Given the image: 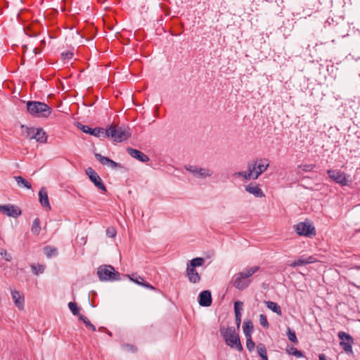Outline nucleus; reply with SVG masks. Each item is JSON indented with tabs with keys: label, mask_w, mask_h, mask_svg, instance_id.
I'll use <instances>...</instances> for the list:
<instances>
[{
	"label": "nucleus",
	"mask_w": 360,
	"mask_h": 360,
	"mask_svg": "<svg viewBox=\"0 0 360 360\" xmlns=\"http://www.w3.org/2000/svg\"><path fill=\"white\" fill-rule=\"evenodd\" d=\"M243 303L240 301H236L234 303V312L235 314H241L243 310Z\"/></svg>",
	"instance_id": "39"
},
{
	"label": "nucleus",
	"mask_w": 360,
	"mask_h": 360,
	"mask_svg": "<svg viewBox=\"0 0 360 360\" xmlns=\"http://www.w3.org/2000/svg\"><path fill=\"white\" fill-rule=\"evenodd\" d=\"M32 232L35 235H39L41 231L40 220L39 218H36L32 224L31 228Z\"/></svg>",
	"instance_id": "30"
},
{
	"label": "nucleus",
	"mask_w": 360,
	"mask_h": 360,
	"mask_svg": "<svg viewBox=\"0 0 360 360\" xmlns=\"http://www.w3.org/2000/svg\"><path fill=\"white\" fill-rule=\"evenodd\" d=\"M26 105L28 112L33 117L46 118L52 112V108L43 102L30 101Z\"/></svg>",
	"instance_id": "1"
},
{
	"label": "nucleus",
	"mask_w": 360,
	"mask_h": 360,
	"mask_svg": "<svg viewBox=\"0 0 360 360\" xmlns=\"http://www.w3.org/2000/svg\"><path fill=\"white\" fill-rule=\"evenodd\" d=\"M127 277L135 283L141 285V283L144 281L143 278L137 275V274H132V275H127Z\"/></svg>",
	"instance_id": "34"
},
{
	"label": "nucleus",
	"mask_w": 360,
	"mask_h": 360,
	"mask_svg": "<svg viewBox=\"0 0 360 360\" xmlns=\"http://www.w3.org/2000/svg\"><path fill=\"white\" fill-rule=\"evenodd\" d=\"M265 304L268 309L273 311L278 316L282 315L281 308L276 302H271V301H267V302H265Z\"/></svg>",
	"instance_id": "23"
},
{
	"label": "nucleus",
	"mask_w": 360,
	"mask_h": 360,
	"mask_svg": "<svg viewBox=\"0 0 360 360\" xmlns=\"http://www.w3.org/2000/svg\"><path fill=\"white\" fill-rule=\"evenodd\" d=\"M108 165L110 166L112 168H124L120 163H117V162L113 161L112 160H110V161Z\"/></svg>",
	"instance_id": "46"
},
{
	"label": "nucleus",
	"mask_w": 360,
	"mask_h": 360,
	"mask_svg": "<svg viewBox=\"0 0 360 360\" xmlns=\"http://www.w3.org/2000/svg\"><path fill=\"white\" fill-rule=\"evenodd\" d=\"M46 41L44 39L41 40L40 48L42 49L45 46Z\"/></svg>",
	"instance_id": "51"
},
{
	"label": "nucleus",
	"mask_w": 360,
	"mask_h": 360,
	"mask_svg": "<svg viewBox=\"0 0 360 360\" xmlns=\"http://www.w3.org/2000/svg\"><path fill=\"white\" fill-rule=\"evenodd\" d=\"M122 348L126 352L131 353H135L138 350L137 347L135 345L128 343L122 345Z\"/></svg>",
	"instance_id": "35"
},
{
	"label": "nucleus",
	"mask_w": 360,
	"mask_h": 360,
	"mask_svg": "<svg viewBox=\"0 0 360 360\" xmlns=\"http://www.w3.org/2000/svg\"><path fill=\"white\" fill-rule=\"evenodd\" d=\"M127 151L132 158L139 160L140 162H147L150 160L146 154L139 150L128 147L127 148Z\"/></svg>",
	"instance_id": "14"
},
{
	"label": "nucleus",
	"mask_w": 360,
	"mask_h": 360,
	"mask_svg": "<svg viewBox=\"0 0 360 360\" xmlns=\"http://www.w3.org/2000/svg\"><path fill=\"white\" fill-rule=\"evenodd\" d=\"M73 57V53L71 51L63 52L61 53V58L63 60L71 59Z\"/></svg>",
	"instance_id": "45"
},
{
	"label": "nucleus",
	"mask_w": 360,
	"mask_h": 360,
	"mask_svg": "<svg viewBox=\"0 0 360 360\" xmlns=\"http://www.w3.org/2000/svg\"><path fill=\"white\" fill-rule=\"evenodd\" d=\"M328 176L335 183L341 186H345L347 184L346 175L344 172L338 169H328L327 171Z\"/></svg>",
	"instance_id": "10"
},
{
	"label": "nucleus",
	"mask_w": 360,
	"mask_h": 360,
	"mask_svg": "<svg viewBox=\"0 0 360 360\" xmlns=\"http://www.w3.org/2000/svg\"><path fill=\"white\" fill-rule=\"evenodd\" d=\"M245 191L254 195L255 197L262 198L265 196L263 191L261 190V188H259L257 185L250 184L249 185L246 186Z\"/></svg>",
	"instance_id": "19"
},
{
	"label": "nucleus",
	"mask_w": 360,
	"mask_h": 360,
	"mask_svg": "<svg viewBox=\"0 0 360 360\" xmlns=\"http://www.w3.org/2000/svg\"><path fill=\"white\" fill-rule=\"evenodd\" d=\"M187 170L191 172L194 175L199 177H206L212 175V172L204 168H198L195 166H188L186 167Z\"/></svg>",
	"instance_id": "17"
},
{
	"label": "nucleus",
	"mask_w": 360,
	"mask_h": 360,
	"mask_svg": "<svg viewBox=\"0 0 360 360\" xmlns=\"http://www.w3.org/2000/svg\"><path fill=\"white\" fill-rule=\"evenodd\" d=\"M269 167V163L264 164H259L256 165V169L254 171V176H252L253 179H257L259 176L264 172Z\"/></svg>",
	"instance_id": "24"
},
{
	"label": "nucleus",
	"mask_w": 360,
	"mask_h": 360,
	"mask_svg": "<svg viewBox=\"0 0 360 360\" xmlns=\"http://www.w3.org/2000/svg\"><path fill=\"white\" fill-rule=\"evenodd\" d=\"M39 202L41 205L48 210H51V205L49 200L47 191L44 187L40 188L39 191Z\"/></svg>",
	"instance_id": "18"
},
{
	"label": "nucleus",
	"mask_w": 360,
	"mask_h": 360,
	"mask_svg": "<svg viewBox=\"0 0 360 360\" xmlns=\"http://www.w3.org/2000/svg\"><path fill=\"white\" fill-rule=\"evenodd\" d=\"M231 283L236 288L243 290L248 287L250 280L245 278L243 274L239 272L233 276Z\"/></svg>",
	"instance_id": "9"
},
{
	"label": "nucleus",
	"mask_w": 360,
	"mask_h": 360,
	"mask_svg": "<svg viewBox=\"0 0 360 360\" xmlns=\"http://www.w3.org/2000/svg\"><path fill=\"white\" fill-rule=\"evenodd\" d=\"M77 127L82 130L84 133L89 134L96 137H101V136L105 137V129L101 127L90 128L86 125H84L79 122L77 123Z\"/></svg>",
	"instance_id": "12"
},
{
	"label": "nucleus",
	"mask_w": 360,
	"mask_h": 360,
	"mask_svg": "<svg viewBox=\"0 0 360 360\" xmlns=\"http://www.w3.org/2000/svg\"><path fill=\"white\" fill-rule=\"evenodd\" d=\"M316 165L314 164H309V165H299L298 167L301 168L302 171L304 172H310L312 171L315 168Z\"/></svg>",
	"instance_id": "42"
},
{
	"label": "nucleus",
	"mask_w": 360,
	"mask_h": 360,
	"mask_svg": "<svg viewBox=\"0 0 360 360\" xmlns=\"http://www.w3.org/2000/svg\"><path fill=\"white\" fill-rule=\"evenodd\" d=\"M287 352L290 354L294 355L297 357L303 356V353L302 351L298 350L294 347H291L289 349H287Z\"/></svg>",
	"instance_id": "37"
},
{
	"label": "nucleus",
	"mask_w": 360,
	"mask_h": 360,
	"mask_svg": "<svg viewBox=\"0 0 360 360\" xmlns=\"http://www.w3.org/2000/svg\"><path fill=\"white\" fill-rule=\"evenodd\" d=\"M354 268L356 269H357V270H360V265L359 266H356Z\"/></svg>",
	"instance_id": "52"
},
{
	"label": "nucleus",
	"mask_w": 360,
	"mask_h": 360,
	"mask_svg": "<svg viewBox=\"0 0 360 360\" xmlns=\"http://www.w3.org/2000/svg\"><path fill=\"white\" fill-rule=\"evenodd\" d=\"M246 339H247V341H246L247 349L250 352L253 351L255 349V344L254 341L252 340V337L246 338Z\"/></svg>",
	"instance_id": "41"
},
{
	"label": "nucleus",
	"mask_w": 360,
	"mask_h": 360,
	"mask_svg": "<svg viewBox=\"0 0 360 360\" xmlns=\"http://www.w3.org/2000/svg\"><path fill=\"white\" fill-rule=\"evenodd\" d=\"M319 360H328L324 354H320L319 355Z\"/></svg>",
	"instance_id": "49"
},
{
	"label": "nucleus",
	"mask_w": 360,
	"mask_h": 360,
	"mask_svg": "<svg viewBox=\"0 0 360 360\" xmlns=\"http://www.w3.org/2000/svg\"><path fill=\"white\" fill-rule=\"evenodd\" d=\"M68 307L74 315H79V308L75 302H69Z\"/></svg>",
	"instance_id": "38"
},
{
	"label": "nucleus",
	"mask_w": 360,
	"mask_h": 360,
	"mask_svg": "<svg viewBox=\"0 0 360 360\" xmlns=\"http://www.w3.org/2000/svg\"><path fill=\"white\" fill-rule=\"evenodd\" d=\"M131 135L129 127L110 125L105 130V137L111 138L115 142H122L128 139Z\"/></svg>",
	"instance_id": "2"
},
{
	"label": "nucleus",
	"mask_w": 360,
	"mask_h": 360,
	"mask_svg": "<svg viewBox=\"0 0 360 360\" xmlns=\"http://www.w3.org/2000/svg\"><path fill=\"white\" fill-rule=\"evenodd\" d=\"M220 332L229 347H235L239 352L243 351V348L240 343L239 335L236 333L234 328L228 327L224 330L221 328Z\"/></svg>",
	"instance_id": "3"
},
{
	"label": "nucleus",
	"mask_w": 360,
	"mask_h": 360,
	"mask_svg": "<svg viewBox=\"0 0 360 360\" xmlns=\"http://www.w3.org/2000/svg\"><path fill=\"white\" fill-rule=\"evenodd\" d=\"M21 128L25 129V132L27 134V138L30 139H36L37 141L39 143H46L47 141V135L46 132L41 129L38 128L35 129L34 127H27L24 125L21 126Z\"/></svg>",
	"instance_id": "5"
},
{
	"label": "nucleus",
	"mask_w": 360,
	"mask_h": 360,
	"mask_svg": "<svg viewBox=\"0 0 360 360\" xmlns=\"http://www.w3.org/2000/svg\"><path fill=\"white\" fill-rule=\"evenodd\" d=\"M241 314H235V321L236 324L238 328H240V323H241Z\"/></svg>",
	"instance_id": "47"
},
{
	"label": "nucleus",
	"mask_w": 360,
	"mask_h": 360,
	"mask_svg": "<svg viewBox=\"0 0 360 360\" xmlns=\"http://www.w3.org/2000/svg\"><path fill=\"white\" fill-rule=\"evenodd\" d=\"M287 336L290 342L295 345L298 344V340L297 338L295 332L289 327L287 329Z\"/></svg>",
	"instance_id": "31"
},
{
	"label": "nucleus",
	"mask_w": 360,
	"mask_h": 360,
	"mask_svg": "<svg viewBox=\"0 0 360 360\" xmlns=\"http://www.w3.org/2000/svg\"><path fill=\"white\" fill-rule=\"evenodd\" d=\"M186 276L188 278V281L192 283H198L201 280L200 275L198 273L195 268L191 267L189 266H186Z\"/></svg>",
	"instance_id": "15"
},
{
	"label": "nucleus",
	"mask_w": 360,
	"mask_h": 360,
	"mask_svg": "<svg viewBox=\"0 0 360 360\" xmlns=\"http://www.w3.org/2000/svg\"><path fill=\"white\" fill-rule=\"evenodd\" d=\"M295 230L299 236H304L312 238L316 236V230L314 226L309 222H300L295 226Z\"/></svg>",
	"instance_id": "6"
},
{
	"label": "nucleus",
	"mask_w": 360,
	"mask_h": 360,
	"mask_svg": "<svg viewBox=\"0 0 360 360\" xmlns=\"http://www.w3.org/2000/svg\"><path fill=\"white\" fill-rule=\"evenodd\" d=\"M314 262V259L312 256H310L305 259L300 258L295 261H294L292 264H290V266L295 267L299 266H304Z\"/></svg>",
	"instance_id": "22"
},
{
	"label": "nucleus",
	"mask_w": 360,
	"mask_h": 360,
	"mask_svg": "<svg viewBox=\"0 0 360 360\" xmlns=\"http://www.w3.org/2000/svg\"><path fill=\"white\" fill-rule=\"evenodd\" d=\"M259 323L265 328H268L269 327V323L267 321V318L264 314L259 315Z\"/></svg>",
	"instance_id": "40"
},
{
	"label": "nucleus",
	"mask_w": 360,
	"mask_h": 360,
	"mask_svg": "<svg viewBox=\"0 0 360 360\" xmlns=\"http://www.w3.org/2000/svg\"><path fill=\"white\" fill-rule=\"evenodd\" d=\"M1 256L4 258L6 261L10 262L12 259V256L10 253L7 252L6 250H1Z\"/></svg>",
	"instance_id": "43"
},
{
	"label": "nucleus",
	"mask_w": 360,
	"mask_h": 360,
	"mask_svg": "<svg viewBox=\"0 0 360 360\" xmlns=\"http://www.w3.org/2000/svg\"><path fill=\"white\" fill-rule=\"evenodd\" d=\"M257 162L255 161L254 163H248V172H238V175L243 176L245 179H250L254 176V171L256 169Z\"/></svg>",
	"instance_id": "20"
},
{
	"label": "nucleus",
	"mask_w": 360,
	"mask_h": 360,
	"mask_svg": "<svg viewBox=\"0 0 360 360\" xmlns=\"http://www.w3.org/2000/svg\"><path fill=\"white\" fill-rule=\"evenodd\" d=\"M97 274L101 281H118L120 274L111 265H101L98 268Z\"/></svg>",
	"instance_id": "4"
},
{
	"label": "nucleus",
	"mask_w": 360,
	"mask_h": 360,
	"mask_svg": "<svg viewBox=\"0 0 360 360\" xmlns=\"http://www.w3.org/2000/svg\"><path fill=\"white\" fill-rule=\"evenodd\" d=\"M212 295L210 290L202 291L198 296L199 304L202 307H210L212 304Z\"/></svg>",
	"instance_id": "13"
},
{
	"label": "nucleus",
	"mask_w": 360,
	"mask_h": 360,
	"mask_svg": "<svg viewBox=\"0 0 360 360\" xmlns=\"http://www.w3.org/2000/svg\"><path fill=\"white\" fill-rule=\"evenodd\" d=\"M12 298L15 303V305L20 309L23 310L25 306V298L23 295L18 290H11Z\"/></svg>",
	"instance_id": "16"
},
{
	"label": "nucleus",
	"mask_w": 360,
	"mask_h": 360,
	"mask_svg": "<svg viewBox=\"0 0 360 360\" xmlns=\"http://www.w3.org/2000/svg\"><path fill=\"white\" fill-rule=\"evenodd\" d=\"M243 333L246 338L252 337L251 334L254 330V326L252 321L250 319H247L243 322Z\"/></svg>",
	"instance_id": "21"
},
{
	"label": "nucleus",
	"mask_w": 360,
	"mask_h": 360,
	"mask_svg": "<svg viewBox=\"0 0 360 360\" xmlns=\"http://www.w3.org/2000/svg\"><path fill=\"white\" fill-rule=\"evenodd\" d=\"M0 212L8 217L14 218L19 217L22 213L20 207L10 204L4 205H0Z\"/></svg>",
	"instance_id": "11"
},
{
	"label": "nucleus",
	"mask_w": 360,
	"mask_h": 360,
	"mask_svg": "<svg viewBox=\"0 0 360 360\" xmlns=\"http://www.w3.org/2000/svg\"><path fill=\"white\" fill-rule=\"evenodd\" d=\"M141 285L144 286L147 288L151 289V290H155V287H153L152 285H150V283H148L146 281H143V283H141Z\"/></svg>",
	"instance_id": "48"
},
{
	"label": "nucleus",
	"mask_w": 360,
	"mask_h": 360,
	"mask_svg": "<svg viewBox=\"0 0 360 360\" xmlns=\"http://www.w3.org/2000/svg\"><path fill=\"white\" fill-rule=\"evenodd\" d=\"M79 319L85 324V326L86 328H91L93 331H96V329L95 326L91 323V321L88 319L87 317L84 316L82 314H79Z\"/></svg>",
	"instance_id": "32"
},
{
	"label": "nucleus",
	"mask_w": 360,
	"mask_h": 360,
	"mask_svg": "<svg viewBox=\"0 0 360 360\" xmlns=\"http://www.w3.org/2000/svg\"><path fill=\"white\" fill-rule=\"evenodd\" d=\"M116 230L114 227H108L106 230V235L110 238H114L116 236Z\"/></svg>",
	"instance_id": "44"
},
{
	"label": "nucleus",
	"mask_w": 360,
	"mask_h": 360,
	"mask_svg": "<svg viewBox=\"0 0 360 360\" xmlns=\"http://www.w3.org/2000/svg\"><path fill=\"white\" fill-rule=\"evenodd\" d=\"M205 263V259L202 257H195L191 260H190L187 266H189L193 268H196L198 266H202Z\"/></svg>",
	"instance_id": "26"
},
{
	"label": "nucleus",
	"mask_w": 360,
	"mask_h": 360,
	"mask_svg": "<svg viewBox=\"0 0 360 360\" xmlns=\"http://www.w3.org/2000/svg\"><path fill=\"white\" fill-rule=\"evenodd\" d=\"M259 269V266H255L250 268L245 269L243 271L240 273L243 274L244 277L248 279L250 276H252L255 273H256Z\"/></svg>",
	"instance_id": "27"
},
{
	"label": "nucleus",
	"mask_w": 360,
	"mask_h": 360,
	"mask_svg": "<svg viewBox=\"0 0 360 360\" xmlns=\"http://www.w3.org/2000/svg\"><path fill=\"white\" fill-rule=\"evenodd\" d=\"M338 338L341 340L340 345L346 353L352 352V344L354 342L353 338L348 333L340 331L338 334Z\"/></svg>",
	"instance_id": "7"
},
{
	"label": "nucleus",
	"mask_w": 360,
	"mask_h": 360,
	"mask_svg": "<svg viewBox=\"0 0 360 360\" xmlns=\"http://www.w3.org/2000/svg\"><path fill=\"white\" fill-rule=\"evenodd\" d=\"M31 267H32V272L35 275H39V274L43 273L44 271V269H45L44 266L42 264H37V266L34 264H32L31 266Z\"/></svg>",
	"instance_id": "36"
},
{
	"label": "nucleus",
	"mask_w": 360,
	"mask_h": 360,
	"mask_svg": "<svg viewBox=\"0 0 360 360\" xmlns=\"http://www.w3.org/2000/svg\"><path fill=\"white\" fill-rule=\"evenodd\" d=\"M85 172L89 179L94 183L98 189L104 192L107 191L106 187L104 185L102 179L93 168L88 167Z\"/></svg>",
	"instance_id": "8"
},
{
	"label": "nucleus",
	"mask_w": 360,
	"mask_h": 360,
	"mask_svg": "<svg viewBox=\"0 0 360 360\" xmlns=\"http://www.w3.org/2000/svg\"><path fill=\"white\" fill-rule=\"evenodd\" d=\"M44 252L47 257H51L52 256H56L58 255V250L56 248L52 246H45L44 248Z\"/></svg>",
	"instance_id": "28"
},
{
	"label": "nucleus",
	"mask_w": 360,
	"mask_h": 360,
	"mask_svg": "<svg viewBox=\"0 0 360 360\" xmlns=\"http://www.w3.org/2000/svg\"><path fill=\"white\" fill-rule=\"evenodd\" d=\"M41 51V49L39 47V48H34L33 49V52L34 53L35 55L37 54H39Z\"/></svg>",
	"instance_id": "50"
},
{
	"label": "nucleus",
	"mask_w": 360,
	"mask_h": 360,
	"mask_svg": "<svg viewBox=\"0 0 360 360\" xmlns=\"http://www.w3.org/2000/svg\"><path fill=\"white\" fill-rule=\"evenodd\" d=\"M14 179L19 186L22 185L23 186L28 189H30L32 188L30 183L28 182L27 180L22 177L21 176H14Z\"/></svg>",
	"instance_id": "29"
},
{
	"label": "nucleus",
	"mask_w": 360,
	"mask_h": 360,
	"mask_svg": "<svg viewBox=\"0 0 360 360\" xmlns=\"http://www.w3.org/2000/svg\"><path fill=\"white\" fill-rule=\"evenodd\" d=\"M258 355L261 357L262 360H269L266 347L264 344L259 343L257 345Z\"/></svg>",
	"instance_id": "25"
},
{
	"label": "nucleus",
	"mask_w": 360,
	"mask_h": 360,
	"mask_svg": "<svg viewBox=\"0 0 360 360\" xmlns=\"http://www.w3.org/2000/svg\"><path fill=\"white\" fill-rule=\"evenodd\" d=\"M95 158L98 160L103 165H108L110 160L108 157L103 156L100 153H95Z\"/></svg>",
	"instance_id": "33"
}]
</instances>
